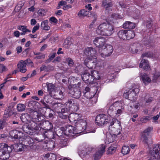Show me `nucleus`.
I'll return each instance as SVG.
<instances>
[{"instance_id": "3", "label": "nucleus", "mask_w": 160, "mask_h": 160, "mask_svg": "<svg viewBox=\"0 0 160 160\" xmlns=\"http://www.w3.org/2000/svg\"><path fill=\"white\" fill-rule=\"evenodd\" d=\"M35 114L36 116H33L32 120L29 122L28 124L30 127L31 131H32L34 130L35 131H40L41 128L40 127L41 123L40 122L44 119V117L41 114L38 112H35Z\"/></svg>"}, {"instance_id": "12", "label": "nucleus", "mask_w": 160, "mask_h": 160, "mask_svg": "<svg viewBox=\"0 0 160 160\" xmlns=\"http://www.w3.org/2000/svg\"><path fill=\"white\" fill-rule=\"evenodd\" d=\"M93 42L96 47H98V50L99 49H101L104 45L105 39L101 37H98L95 38Z\"/></svg>"}, {"instance_id": "44", "label": "nucleus", "mask_w": 160, "mask_h": 160, "mask_svg": "<svg viewBox=\"0 0 160 160\" xmlns=\"http://www.w3.org/2000/svg\"><path fill=\"white\" fill-rule=\"evenodd\" d=\"M21 134H22V135L20 134L19 135L18 139H19L20 141H22V143L23 142L24 143L23 144L25 145L26 143V142L27 141L26 138H28V137L29 136L23 135L22 133H21Z\"/></svg>"}, {"instance_id": "15", "label": "nucleus", "mask_w": 160, "mask_h": 160, "mask_svg": "<svg viewBox=\"0 0 160 160\" xmlns=\"http://www.w3.org/2000/svg\"><path fill=\"white\" fill-rule=\"evenodd\" d=\"M9 117V113H5L2 118L0 119V130L2 129L8 125L7 121Z\"/></svg>"}, {"instance_id": "23", "label": "nucleus", "mask_w": 160, "mask_h": 160, "mask_svg": "<svg viewBox=\"0 0 160 160\" xmlns=\"http://www.w3.org/2000/svg\"><path fill=\"white\" fill-rule=\"evenodd\" d=\"M24 62L23 60H21L19 62L20 63L17 65L18 68L20 69V71L23 73H25L27 71L26 64Z\"/></svg>"}, {"instance_id": "9", "label": "nucleus", "mask_w": 160, "mask_h": 160, "mask_svg": "<svg viewBox=\"0 0 160 160\" xmlns=\"http://www.w3.org/2000/svg\"><path fill=\"white\" fill-rule=\"evenodd\" d=\"M97 52L96 50L92 47H88L84 50V55L90 59L93 57H96Z\"/></svg>"}, {"instance_id": "11", "label": "nucleus", "mask_w": 160, "mask_h": 160, "mask_svg": "<svg viewBox=\"0 0 160 160\" xmlns=\"http://www.w3.org/2000/svg\"><path fill=\"white\" fill-rule=\"evenodd\" d=\"M68 92L71 96L75 98H79L81 95V91L77 88H72L69 89Z\"/></svg>"}, {"instance_id": "7", "label": "nucleus", "mask_w": 160, "mask_h": 160, "mask_svg": "<svg viewBox=\"0 0 160 160\" xmlns=\"http://www.w3.org/2000/svg\"><path fill=\"white\" fill-rule=\"evenodd\" d=\"M95 122L98 126H102L108 122V116L105 114H99L96 117Z\"/></svg>"}, {"instance_id": "31", "label": "nucleus", "mask_w": 160, "mask_h": 160, "mask_svg": "<svg viewBox=\"0 0 160 160\" xmlns=\"http://www.w3.org/2000/svg\"><path fill=\"white\" fill-rule=\"evenodd\" d=\"M48 21L47 20L42 22L41 24V29L47 31L49 30L50 27L48 25Z\"/></svg>"}, {"instance_id": "27", "label": "nucleus", "mask_w": 160, "mask_h": 160, "mask_svg": "<svg viewBox=\"0 0 160 160\" xmlns=\"http://www.w3.org/2000/svg\"><path fill=\"white\" fill-rule=\"evenodd\" d=\"M120 122L117 119L113 118L112 121L110 123V125L109 127V129H110V127L112 128L114 127L113 126H116L117 128H120Z\"/></svg>"}, {"instance_id": "56", "label": "nucleus", "mask_w": 160, "mask_h": 160, "mask_svg": "<svg viewBox=\"0 0 160 160\" xmlns=\"http://www.w3.org/2000/svg\"><path fill=\"white\" fill-rule=\"evenodd\" d=\"M54 133L53 132L48 131L46 134L47 137L48 138H52L54 137Z\"/></svg>"}, {"instance_id": "39", "label": "nucleus", "mask_w": 160, "mask_h": 160, "mask_svg": "<svg viewBox=\"0 0 160 160\" xmlns=\"http://www.w3.org/2000/svg\"><path fill=\"white\" fill-rule=\"evenodd\" d=\"M147 135L145 133H142L141 136V140L144 144H148V138L147 137Z\"/></svg>"}, {"instance_id": "36", "label": "nucleus", "mask_w": 160, "mask_h": 160, "mask_svg": "<svg viewBox=\"0 0 160 160\" xmlns=\"http://www.w3.org/2000/svg\"><path fill=\"white\" fill-rule=\"evenodd\" d=\"M102 7L105 8L106 9L108 8L112 7L113 5L111 2H108L107 0L102 1Z\"/></svg>"}, {"instance_id": "20", "label": "nucleus", "mask_w": 160, "mask_h": 160, "mask_svg": "<svg viewBox=\"0 0 160 160\" xmlns=\"http://www.w3.org/2000/svg\"><path fill=\"white\" fill-rule=\"evenodd\" d=\"M139 67L142 68L144 70H148L150 68L148 60L144 59H142L140 62Z\"/></svg>"}, {"instance_id": "19", "label": "nucleus", "mask_w": 160, "mask_h": 160, "mask_svg": "<svg viewBox=\"0 0 160 160\" xmlns=\"http://www.w3.org/2000/svg\"><path fill=\"white\" fill-rule=\"evenodd\" d=\"M43 120L40 122L41 126H42L45 130H50L52 128V125L51 122L48 121H43Z\"/></svg>"}, {"instance_id": "8", "label": "nucleus", "mask_w": 160, "mask_h": 160, "mask_svg": "<svg viewBox=\"0 0 160 160\" xmlns=\"http://www.w3.org/2000/svg\"><path fill=\"white\" fill-rule=\"evenodd\" d=\"M98 51L101 56L104 57L109 56L112 53L113 49L111 45H109L105 48L99 49Z\"/></svg>"}, {"instance_id": "6", "label": "nucleus", "mask_w": 160, "mask_h": 160, "mask_svg": "<svg viewBox=\"0 0 160 160\" xmlns=\"http://www.w3.org/2000/svg\"><path fill=\"white\" fill-rule=\"evenodd\" d=\"M61 131L65 135L69 137L74 136L75 134L80 133L77 130L76 126L74 127L71 125L67 126L64 131L61 130Z\"/></svg>"}, {"instance_id": "40", "label": "nucleus", "mask_w": 160, "mask_h": 160, "mask_svg": "<svg viewBox=\"0 0 160 160\" xmlns=\"http://www.w3.org/2000/svg\"><path fill=\"white\" fill-rule=\"evenodd\" d=\"M17 107L19 112H22L25 110L26 106L24 104L19 103L17 105Z\"/></svg>"}, {"instance_id": "45", "label": "nucleus", "mask_w": 160, "mask_h": 160, "mask_svg": "<svg viewBox=\"0 0 160 160\" xmlns=\"http://www.w3.org/2000/svg\"><path fill=\"white\" fill-rule=\"evenodd\" d=\"M47 146L50 149H53L55 147V142L53 140L49 141L47 143Z\"/></svg>"}, {"instance_id": "60", "label": "nucleus", "mask_w": 160, "mask_h": 160, "mask_svg": "<svg viewBox=\"0 0 160 160\" xmlns=\"http://www.w3.org/2000/svg\"><path fill=\"white\" fill-rule=\"evenodd\" d=\"M124 108H121V109H118L117 110V113L116 114L118 116H119L124 112Z\"/></svg>"}, {"instance_id": "14", "label": "nucleus", "mask_w": 160, "mask_h": 160, "mask_svg": "<svg viewBox=\"0 0 160 160\" xmlns=\"http://www.w3.org/2000/svg\"><path fill=\"white\" fill-rule=\"evenodd\" d=\"M106 146L103 144L100 146L99 150L94 155V159L95 160H98L100 159L103 153L105 151Z\"/></svg>"}, {"instance_id": "49", "label": "nucleus", "mask_w": 160, "mask_h": 160, "mask_svg": "<svg viewBox=\"0 0 160 160\" xmlns=\"http://www.w3.org/2000/svg\"><path fill=\"white\" fill-rule=\"evenodd\" d=\"M88 154L85 148H84L79 153V155L82 158H84Z\"/></svg>"}, {"instance_id": "37", "label": "nucleus", "mask_w": 160, "mask_h": 160, "mask_svg": "<svg viewBox=\"0 0 160 160\" xmlns=\"http://www.w3.org/2000/svg\"><path fill=\"white\" fill-rule=\"evenodd\" d=\"M76 102L73 99H69L67 101L65 102V104L66 107L69 108V110L70 108L72 107V106L74 104V103Z\"/></svg>"}, {"instance_id": "21", "label": "nucleus", "mask_w": 160, "mask_h": 160, "mask_svg": "<svg viewBox=\"0 0 160 160\" xmlns=\"http://www.w3.org/2000/svg\"><path fill=\"white\" fill-rule=\"evenodd\" d=\"M140 77L143 83H144L145 85H148L150 82L151 81L150 78L146 73H141Z\"/></svg>"}, {"instance_id": "33", "label": "nucleus", "mask_w": 160, "mask_h": 160, "mask_svg": "<svg viewBox=\"0 0 160 160\" xmlns=\"http://www.w3.org/2000/svg\"><path fill=\"white\" fill-rule=\"evenodd\" d=\"M30 127L28 124H26L23 125L22 128L23 131L25 133L29 134L32 135V132L31 131V129L29 127Z\"/></svg>"}, {"instance_id": "43", "label": "nucleus", "mask_w": 160, "mask_h": 160, "mask_svg": "<svg viewBox=\"0 0 160 160\" xmlns=\"http://www.w3.org/2000/svg\"><path fill=\"white\" fill-rule=\"evenodd\" d=\"M153 56V53L152 52H145L143 53L142 55V58L147 57L148 58H152Z\"/></svg>"}, {"instance_id": "26", "label": "nucleus", "mask_w": 160, "mask_h": 160, "mask_svg": "<svg viewBox=\"0 0 160 160\" xmlns=\"http://www.w3.org/2000/svg\"><path fill=\"white\" fill-rule=\"evenodd\" d=\"M122 27L124 28L133 29L135 27V24L134 23L129 21H126L123 24Z\"/></svg>"}, {"instance_id": "5", "label": "nucleus", "mask_w": 160, "mask_h": 160, "mask_svg": "<svg viewBox=\"0 0 160 160\" xmlns=\"http://www.w3.org/2000/svg\"><path fill=\"white\" fill-rule=\"evenodd\" d=\"M138 85L130 89L128 92L123 94L124 96L126 98L131 100L134 101L137 98V94L139 92Z\"/></svg>"}, {"instance_id": "30", "label": "nucleus", "mask_w": 160, "mask_h": 160, "mask_svg": "<svg viewBox=\"0 0 160 160\" xmlns=\"http://www.w3.org/2000/svg\"><path fill=\"white\" fill-rule=\"evenodd\" d=\"M127 30H120L118 32V35L120 39L125 40L127 38Z\"/></svg>"}, {"instance_id": "22", "label": "nucleus", "mask_w": 160, "mask_h": 160, "mask_svg": "<svg viewBox=\"0 0 160 160\" xmlns=\"http://www.w3.org/2000/svg\"><path fill=\"white\" fill-rule=\"evenodd\" d=\"M47 88L48 89V91L51 97H52L53 94L55 92V89L56 88L55 86L53 84L47 83H46Z\"/></svg>"}, {"instance_id": "51", "label": "nucleus", "mask_w": 160, "mask_h": 160, "mask_svg": "<svg viewBox=\"0 0 160 160\" xmlns=\"http://www.w3.org/2000/svg\"><path fill=\"white\" fill-rule=\"evenodd\" d=\"M38 14L41 16H44L46 13V10L43 9H39L38 12Z\"/></svg>"}, {"instance_id": "48", "label": "nucleus", "mask_w": 160, "mask_h": 160, "mask_svg": "<svg viewBox=\"0 0 160 160\" xmlns=\"http://www.w3.org/2000/svg\"><path fill=\"white\" fill-rule=\"evenodd\" d=\"M95 94L94 92H88L87 93H86L85 94H84V95L85 97L88 99H90L91 98H92L94 96Z\"/></svg>"}, {"instance_id": "4", "label": "nucleus", "mask_w": 160, "mask_h": 160, "mask_svg": "<svg viewBox=\"0 0 160 160\" xmlns=\"http://www.w3.org/2000/svg\"><path fill=\"white\" fill-rule=\"evenodd\" d=\"M79 115L77 113L73 114L72 115V116L70 115L69 117L70 118L71 116L72 117H74L75 118H76L73 121L75 123V126L77 127V129L80 132H82V131H85L87 128V122H86L85 119H79L77 118L78 117Z\"/></svg>"}, {"instance_id": "29", "label": "nucleus", "mask_w": 160, "mask_h": 160, "mask_svg": "<svg viewBox=\"0 0 160 160\" xmlns=\"http://www.w3.org/2000/svg\"><path fill=\"white\" fill-rule=\"evenodd\" d=\"M116 109L114 105H112L109 107L107 112L109 115L112 118L116 114Z\"/></svg>"}, {"instance_id": "13", "label": "nucleus", "mask_w": 160, "mask_h": 160, "mask_svg": "<svg viewBox=\"0 0 160 160\" xmlns=\"http://www.w3.org/2000/svg\"><path fill=\"white\" fill-rule=\"evenodd\" d=\"M109 130L110 132L111 138H112V140L110 141V142H113L116 137H117V136L121 134V130L119 128H118L114 127L112 128L110 127Z\"/></svg>"}, {"instance_id": "64", "label": "nucleus", "mask_w": 160, "mask_h": 160, "mask_svg": "<svg viewBox=\"0 0 160 160\" xmlns=\"http://www.w3.org/2000/svg\"><path fill=\"white\" fill-rule=\"evenodd\" d=\"M17 53L19 54L22 52V48L21 46H18L16 48Z\"/></svg>"}, {"instance_id": "24", "label": "nucleus", "mask_w": 160, "mask_h": 160, "mask_svg": "<svg viewBox=\"0 0 160 160\" xmlns=\"http://www.w3.org/2000/svg\"><path fill=\"white\" fill-rule=\"evenodd\" d=\"M64 94L61 90L55 91L52 96L55 99L60 100L64 98Z\"/></svg>"}, {"instance_id": "61", "label": "nucleus", "mask_w": 160, "mask_h": 160, "mask_svg": "<svg viewBox=\"0 0 160 160\" xmlns=\"http://www.w3.org/2000/svg\"><path fill=\"white\" fill-rule=\"evenodd\" d=\"M40 27V25L39 23H37L35 26L33 28L32 31V33H34L36 31L38 30Z\"/></svg>"}, {"instance_id": "16", "label": "nucleus", "mask_w": 160, "mask_h": 160, "mask_svg": "<svg viewBox=\"0 0 160 160\" xmlns=\"http://www.w3.org/2000/svg\"><path fill=\"white\" fill-rule=\"evenodd\" d=\"M20 119L23 122L28 124L32 119V117L28 113H23L20 117Z\"/></svg>"}, {"instance_id": "47", "label": "nucleus", "mask_w": 160, "mask_h": 160, "mask_svg": "<svg viewBox=\"0 0 160 160\" xmlns=\"http://www.w3.org/2000/svg\"><path fill=\"white\" fill-rule=\"evenodd\" d=\"M130 151V148L128 146H124L122 147V152L124 155L128 154Z\"/></svg>"}, {"instance_id": "2", "label": "nucleus", "mask_w": 160, "mask_h": 160, "mask_svg": "<svg viewBox=\"0 0 160 160\" xmlns=\"http://www.w3.org/2000/svg\"><path fill=\"white\" fill-rule=\"evenodd\" d=\"M113 26L109 23L104 22L101 24L96 30L97 33L105 36H110L114 32Z\"/></svg>"}, {"instance_id": "41", "label": "nucleus", "mask_w": 160, "mask_h": 160, "mask_svg": "<svg viewBox=\"0 0 160 160\" xmlns=\"http://www.w3.org/2000/svg\"><path fill=\"white\" fill-rule=\"evenodd\" d=\"M116 150V147H114V145H111L109 148L107 152V154H112L115 152Z\"/></svg>"}, {"instance_id": "25", "label": "nucleus", "mask_w": 160, "mask_h": 160, "mask_svg": "<svg viewBox=\"0 0 160 160\" xmlns=\"http://www.w3.org/2000/svg\"><path fill=\"white\" fill-rule=\"evenodd\" d=\"M40 69L41 72L45 71V72H49L54 70V67L50 65L47 66L45 65H42L40 68Z\"/></svg>"}, {"instance_id": "50", "label": "nucleus", "mask_w": 160, "mask_h": 160, "mask_svg": "<svg viewBox=\"0 0 160 160\" xmlns=\"http://www.w3.org/2000/svg\"><path fill=\"white\" fill-rule=\"evenodd\" d=\"M26 146H28V145H32L33 143V140L29 137H28V138H26Z\"/></svg>"}, {"instance_id": "34", "label": "nucleus", "mask_w": 160, "mask_h": 160, "mask_svg": "<svg viewBox=\"0 0 160 160\" xmlns=\"http://www.w3.org/2000/svg\"><path fill=\"white\" fill-rule=\"evenodd\" d=\"M135 36V32L133 31H129L128 32L127 30L126 39L129 40L132 39Z\"/></svg>"}, {"instance_id": "10", "label": "nucleus", "mask_w": 160, "mask_h": 160, "mask_svg": "<svg viewBox=\"0 0 160 160\" xmlns=\"http://www.w3.org/2000/svg\"><path fill=\"white\" fill-rule=\"evenodd\" d=\"M151 158L153 160H160V145H157L153 148Z\"/></svg>"}, {"instance_id": "59", "label": "nucleus", "mask_w": 160, "mask_h": 160, "mask_svg": "<svg viewBox=\"0 0 160 160\" xmlns=\"http://www.w3.org/2000/svg\"><path fill=\"white\" fill-rule=\"evenodd\" d=\"M27 112L29 113H33V115L32 117L33 116H36V115L35 114V112H37V111H35V110L33 108H27Z\"/></svg>"}, {"instance_id": "62", "label": "nucleus", "mask_w": 160, "mask_h": 160, "mask_svg": "<svg viewBox=\"0 0 160 160\" xmlns=\"http://www.w3.org/2000/svg\"><path fill=\"white\" fill-rule=\"evenodd\" d=\"M49 21L51 22V23H57L58 22V20L54 17H51L49 19Z\"/></svg>"}, {"instance_id": "32", "label": "nucleus", "mask_w": 160, "mask_h": 160, "mask_svg": "<svg viewBox=\"0 0 160 160\" xmlns=\"http://www.w3.org/2000/svg\"><path fill=\"white\" fill-rule=\"evenodd\" d=\"M91 78L93 79V81L94 79L98 80L100 78L98 72L97 71L95 70L91 71Z\"/></svg>"}, {"instance_id": "63", "label": "nucleus", "mask_w": 160, "mask_h": 160, "mask_svg": "<svg viewBox=\"0 0 160 160\" xmlns=\"http://www.w3.org/2000/svg\"><path fill=\"white\" fill-rule=\"evenodd\" d=\"M6 67L5 66L2 64H0V70L1 71V72H2L3 71H6Z\"/></svg>"}, {"instance_id": "18", "label": "nucleus", "mask_w": 160, "mask_h": 160, "mask_svg": "<svg viewBox=\"0 0 160 160\" xmlns=\"http://www.w3.org/2000/svg\"><path fill=\"white\" fill-rule=\"evenodd\" d=\"M131 50L133 53H137L139 51H141L142 50V47L139 43H135L131 46Z\"/></svg>"}, {"instance_id": "35", "label": "nucleus", "mask_w": 160, "mask_h": 160, "mask_svg": "<svg viewBox=\"0 0 160 160\" xmlns=\"http://www.w3.org/2000/svg\"><path fill=\"white\" fill-rule=\"evenodd\" d=\"M33 53L34 55H37L35 58H34L36 59H44L45 58V55L42 53H41L40 52H34Z\"/></svg>"}, {"instance_id": "55", "label": "nucleus", "mask_w": 160, "mask_h": 160, "mask_svg": "<svg viewBox=\"0 0 160 160\" xmlns=\"http://www.w3.org/2000/svg\"><path fill=\"white\" fill-rule=\"evenodd\" d=\"M87 152L88 155H89L90 153L92 152L95 151L94 148L92 147H88L85 148Z\"/></svg>"}, {"instance_id": "53", "label": "nucleus", "mask_w": 160, "mask_h": 160, "mask_svg": "<svg viewBox=\"0 0 160 160\" xmlns=\"http://www.w3.org/2000/svg\"><path fill=\"white\" fill-rule=\"evenodd\" d=\"M66 60L68 63V64L69 66L72 67L73 65L74 62L73 60L71 58H67Z\"/></svg>"}, {"instance_id": "57", "label": "nucleus", "mask_w": 160, "mask_h": 160, "mask_svg": "<svg viewBox=\"0 0 160 160\" xmlns=\"http://www.w3.org/2000/svg\"><path fill=\"white\" fill-rule=\"evenodd\" d=\"M37 102L34 101H31L28 102V106L31 108H34Z\"/></svg>"}, {"instance_id": "54", "label": "nucleus", "mask_w": 160, "mask_h": 160, "mask_svg": "<svg viewBox=\"0 0 160 160\" xmlns=\"http://www.w3.org/2000/svg\"><path fill=\"white\" fill-rule=\"evenodd\" d=\"M149 118L148 116L143 117L140 119V122L142 123H146L149 120Z\"/></svg>"}, {"instance_id": "52", "label": "nucleus", "mask_w": 160, "mask_h": 160, "mask_svg": "<svg viewBox=\"0 0 160 160\" xmlns=\"http://www.w3.org/2000/svg\"><path fill=\"white\" fill-rule=\"evenodd\" d=\"M152 127H148L144 130L143 133H145L147 135H149L150 132L152 130Z\"/></svg>"}, {"instance_id": "58", "label": "nucleus", "mask_w": 160, "mask_h": 160, "mask_svg": "<svg viewBox=\"0 0 160 160\" xmlns=\"http://www.w3.org/2000/svg\"><path fill=\"white\" fill-rule=\"evenodd\" d=\"M27 27L26 26L20 25L17 28L22 32H25L26 29Z\"/></svg>"}, {"instance_id": "42", "label": "nucleus", "mask_w": 160, "mask_h": 160, "mask_svg": "<svg viewBox=\"0 0 160 160\" xmlns=\"http://www.w3.org/2000/svg\"><path fill=\"white\" fill-rule=\"evenodd\" d=\"M95 65V63L92 59H90V61L88 62L86 64L87 67L89 69H92L93 67H94Z\"/></svg>"}, {"instance_id": "1", "label": "nucleus", "mask_w": 160, "mask_h": 160, "mask_svg": "<svg viewBox=\"0 0 160 160\" xmlns=\"http://www.w3.org/2000/svg\"><path fill=\"white\" fill-rule=\"evenodd\" d=\"M24 145L19 143L8 146L4 143H0V158L3 160L8 159L10 157V153L14 149L16 152H21L24 149Z\"/></svg>"}, {"instance_id": "46", "label": "nucleus", "mask_w": 160, "mask_h": 160, "mask_svg": "<svg viewBox=\"0 0 160 160\" xmlns=\"http://www.w3.org/2000/svg\"><path fill=\"white\" fill-rule=\"evenodd\" d=\"M88 11L82 9L78 12V15L79 17L86 16L88 13Z\"/></svg>"}, {"instance_id": "38", "label": "nucleus", "mask_w": 160, "mask_h": 160, "mask_svg": "<svg viewBox=\"0 0 160 160\" xmlns=\"http://www.w3.org/2000/svg\"><path fill=\"white\" fill-rule=\"evenodd\" d=\"M79 109V106L78 103L76 101L74 104L72 106L69 110L73 112H76L78 111Z\"/></svg>"}, {"instance_id": "17", "label": "nucleus", "mask_w": 160, "mask_h": 160, "mask_svg": "<svg viewBox=\"0 0 160 160\" xmlns=\"http://www.w3.org/2000/svg\"><path fill=\"white\" fill-rule=\"evenodd\" d=\"M90 74L89 72H85L82 75V80L86 83H92L93 82V79L91 78Z\"/></svg>"}, {"instance_id": "28", "label": "nucleus", "mask_w": 160, "mask_h": 160, "mask_svg": "<svg viewBox=\"0 0 160 160\" xmlns=\"http://www.w3.org/2000/svg\"><path fill=\"white\" fill-rule=\"evenodd\" d=\"M10 137L12 139L15 140L16 139H18L19 138V135L21 134V133L19 132L16 130H13L11 131L10 132Z\"/></svg>"}]
</instances>
